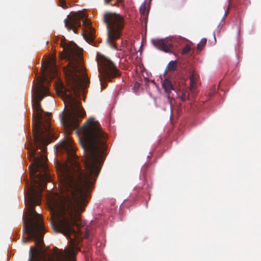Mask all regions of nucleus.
I'll use <instances>...</instances> for the list:
<instances>
[{
	"label": "nucleus",
	"instance_id": "nucleus-1",
	"mask_svg": "<svg viewBox=\"0 0 261 261\" xmlns=\"http://www.w3.org/2000/svg\"><path fill=\"white\" fill-rule=\"evenodd\" d=\"M82 134L81 143L84 150V172L80 165L71 140L60 144L58 153L66 163L62 167L60 186L61 195H54L49 200L51 214L50 222H79L85 211L89 193L98 176L107 149V135L93 118H89L78 130Z\"/></svg>",
	"mask_w": 261,
	"mask_h": 261
},
{
	"label": "nucleus",
	"instance_id": "nucleus-2",
	"mask_svg": "<svg viewBox=\"0 0 261 261\" xmlns=\"http://www.w3.org/2000/svg\"><path fill=\"white\" fill-rule=\"evenodd\" d=\"M63 48L60 57L68 61L64 67L67 87L61 82H56L55 90L61 96L69 111L63 114L61 123L67 133L69 134L79 126V118H83L86 112L81 102L76 99L80 93L85 89L90 83L83 66L81 49L73 42H67L62 36L60 43Z\"/></svg>",
	"mask_w": 261,
	"mask_h": 261
},
{
	"label": "nucleus",
	"instance_id": "nucleus-3",
	"mask_svg": "<svg viewBox=\"0 0 261 261\" xmlns=\"http://www.w3.org/2000/svg\"><path fill=\"white\" fill-rule=\"evenodd\" d=\"M34 143L35 147H31V150H29L31 160L33 162V167H29V169L30 177L34 185V189L29 193L25 200L28 208L27 215L29 218L25 222L23 227V231L28 234V237L25 238L23 236L22 241L25 243L34 240L36 245L38 247H41L44 244L43 238L45 229L41 216L36 211L35 206L41 203V192L46 188V183L51 181V177L47 173L46 156L41 153V152L36 151L38 149L45 151V146L47 145L37 144L34 138Z\"/></svg>",
	"mask_w": 261,
	"mask_h": 261
},
{
	"label": "nucleus",
	"instance_id": "nucleus-4",
	"mask_svg": "<svg viewBox=\"0 0 261 261\" xmlns=\"http://www.w3.org/2000/svg\"><path fill=\"white\" fill-rule=\"evenodd\" d=\"M43 73L42 76L39 77L36 82L33 90V107L36 112V122L34 125V137L37 144L48 145L51 140L56 139L50 124V113L46 114V118L44 120L42 113L43 111L41 108L40 102L44 97L49 95L48 88L45 85L48 83L46 72L49 71V76L57 75L55 67H51L50 63L47 61L44 65Z\"/></svg>",
	"mask_w": 261,
	"mask_h": 261
},
{
	"label": "nucleus",
	"instance_id": "nucleus-5",
	"mask_svg": "<svg viewBox=\"0 0 261 261\" xmlns=\"http://www.w3.org/2000/svg\"><path fill=\"white\" fill-rule=\"evenodd\" d=\"M103 20L108 29L107 42L111 48L117 49L115 41L119 39L122 35L124 20L120 15L109 12L104 14Z\"/></svg>",
	"mask_w": 261,
	"mask_h": 261
},
{
	"label": "nucleus",
	"instance_id": "nucleus-6",
	"mask_svg": "<svg viewBox=\"0 0 261 261\" xmlns=\"http://www.w3.org/2000/svg\"><path fill=\"white\" fill-rule=\"evenodd\" d=\"M98 69L100 73L99 80L102 88L106 87V81H112L120 75V71L114 63L103 55L98 53L96 56Z\"/></svg>",
	"mask_w": 261,
	"mask_h": 261
},
{
	"label": "nucleus",
	"instance_id": "nucleus-7",
	"mask_svg": "<svg viewBox=\"0 0 261 261\" xmlns=\"http://www.w3.org/2000/svg\"><path fill=\"white\" fill-rule=\"evenodd\" d=\"M87 15L84 11H79L72 15H68L67 18L64 20L65 27L68 31L72 30L76 34L77 29L81 26V20L86 19Z\"/></svg>",
	"mask_w": 261,
	"mask_h": 261
},
{
	"label": "nucleus",
	"instance_id": "nucleus-8",
	"mask_svg": "<svg viewBox=\"0 0 261 261\" xmlns=\"http://www.w3.org/2000/svg\"><path fill=\"white\" fill-rule=\"evenodd\" d=\"M151 42L156 48L166 53H171L173 48V45L165 39H154Z\"/></svg>",
	"mask_w": 261,
	"mask_h": 261
},
{
	"label": "nucleus",
	"instance_id": "nucleus-9",
	"mask_svg": "<svg viewBox=\"0 0 261 261\" xmlns=\"http://www.w3.org/2000/svg\"><path fill=\"white\" fill-rule=\"evenodd\" d=\"M162 87L165 90V93L167 94L168 98H172L171 95V91H175L171 82L169 79H165L162 82Z\"/></svg>",
	"mask_w": 261,
	"mask_h": 261
},
{
	"label": "nucleus",
	"instance_id": "nucleus-10",
	"mask_svg": "<svg viewBox=\"0 0 261 261\" xmlns=\"http://www.w3.org/2000/svg\"><path fill=\"white\" fill-rule=\"evenodd\" d=\"M82 34L84 38L87 42L90 43L93 42L95 39V30L92 26L87 28L86 33H84L82 32Z\"/></svg>",
	"mask_w": 261,
	"mask_h": 261
},
{
	"label": "nucleus",
	"instance_id": "nucleus-11",
	"mask_svg": "<svg viewBox=\"0 0 261 261\" xmlns=\"http://www.w3.org/2000/svg\"><path fill=\"white\" fill-rule=\"evenodd\" d=\"M141 18L146 20L148 18V11H146V3L144 2L140 7Z\"/></svg>",
	"mask_w": 261,
	"mask_h": 261
},
{
	"label": "nucleus",
	"instance_id": "nucleus-12",
	"mask_svg": "<svg viewBox=\"0 0 261 261\" xmlns=\"http://www.w3.org/2000/svg\"><path fill=\"white\" fill-rule=\"evenodd\" d=\"M121 1L122 0H104V3L106 5H111L112 6H119Z\"/></svg>",
	"mask_w": 261,
	"mask_h": 261
},
{
	"label": "nucleus",
	"instance_id": "nucleus-13",
	"mask_svg": "<svg viewBox=\"0 0 261 261\" xmlns=\"http://www.w3.org/2000/svg\"><path fill=\"white\" fill-rule=\"evenodd\" d=\"M176 66H177V61H171L169 63V64L167 66V68H168V71H174L176 69Z\"/></svg>",
	"mask_w": 261,
	"mask_h": 261
},
{
	"label": "nucleus",
	"instance_id": "nucleus-14",
	"mask_svg": "<svg viewBox=\"0 0 261 261\" xmlns=\"http://www.w3.org/2000/svg\"><path fill=\"white\" fill-rule=\"evenodd\" d=\"M207 40L206 38H202L197 44V49L199 51H201L205 47Z\"/></svg>",
	"mask_w": 261,
	"mask_h": 261
},
{
	"label": "nucleus",
	"instance_id": "nucleus-15",
	"mask_svg": "<svg viewBox=\"0 0 261 261\" xmlns=\"http://www.w3.org/2000/svg\"><path fill=\"white\" fill-rule=\"evenodd\" d=\"M190 86H189V89L190 91L191 92H194L195 89L196 88V83L197 81H193V80H190Z\"/></svg>",
	"mask_w": 261,
	"mask_h": 261
},
{
	"label": "nucleus",
	"instance_id": "nucleus-16",
	"mask_svg": "<svg viewBox=\"0 0 261 261\" xmlns=\"http://www.w3.org/2000/svg\"><path fill=\"white\" fill-rule=\"evenodd\" d=\"M190 80H193V81H198V75L195 71L192 70L190 72Z\"/></svg>",
	"mask_w": 261,
	"mask_h": 261
},
{
	"label": "nucleus",
	"instance_id": "nucleus-17",
	"mask_svg": "<svg viewBox=\"0 0 261 261\" xmlns=\"http://www.w3.org/2000/svg\"><path fill=\"white\" fill-rule=\"evenodd\" d=\"M191 50V47L190 45H189L188 44H187L182 49V55H185V54H187L188 53H189L190 52V51Z\"/></svg>",
	"mask_w": 261,
	"mask_h": 261
},
{
	"label": "nucleus",
	"instance_id": "nucleus-18",
	"mask_svg": "<svg viewBox=\"0 0 261 261\" xmlns=\"http://www.w3.org/2000/svg\"><path fill=\"white\" fill-rule=\"evenodd\" d=\"M83 24L87 29V28L91 27V26H92L90 21L87 18H86L83 20Z\"/></svg>",
	"mask_w": 261,
	"mask_h": 261
},
{
	"label": "nucleus",
	"instance_id": "nucleus-19",
	"mask_svg": "<svg viewBox=\"0 0 261 261\" xmlns=\"http://www.w3.org/2000/svg\"><path fill=\"white\" fill-rule=\"evenodd\" d=\"M179 97L180 98V100L182 101H185L187 99H188V97L185 93H184L182 92H181V95L179 96Z\"/></svg>",
	"mask_w": 261,
	"mask_h": 261
},
{
	"label": "nucleus",
	"instance_id": "nucleus-20",
	"mask_svg": "<svg viewBox=\"0 0 261 261\" xmlns=\"http://www.w3.org/2000/svg\"><path fill=\"white\" fill-rule=\"evenodd\" d=\"M60 3V6L62 7L63 8H66L67 6L66 4L65 0H59Z\"/></svg>",
	"mask_w": 261,
	"mask_h": 261
}]
</instances>
